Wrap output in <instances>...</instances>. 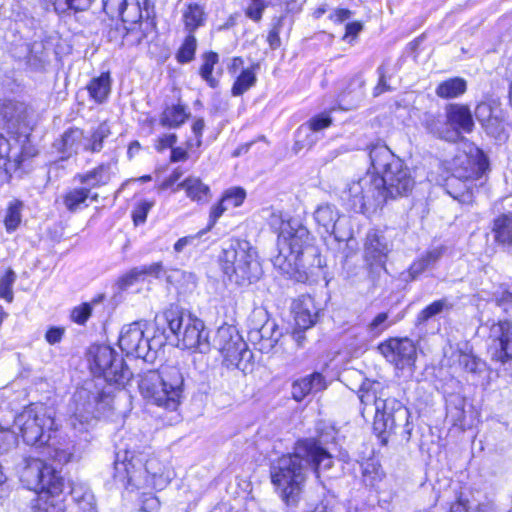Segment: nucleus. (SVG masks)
I'll return each mask as SVG.
<instances>
[{
    "mask_svg": "<svg viewBox=\"0 0 512 512\" xmlns=\"http://www.w3.org/2000/svg\"><path fill=\"white\" fill-rule=\"evenodd\" d=\"M308 465L317 478L333 466L332 455L313 439L298 442L292 454L282 456L272 467L271 482L286 504L298 502L307 480Z\"/></svg>",
    "mask_w": 512,
    "mask_h": 512,
    "instance_id": "f257e3e1",
    "label": "nucleus"
},
{
    "mask_svg": "<svg viewBox=\"0 0 512 512\" xmlns=\"http://www.w3.org/2000/svg\"><path fill=\"white\" fill-rule=\"evenodd\" d=\"M280 221L278 235V253L272 259L275 268L297 282L308 280L304 256H314L312 237L308 229L297 220H283L281 214H272L271 224Z\"/></svg>",
    "mask_w": 512,
    "mask_h": 512,
    "instance_id": "f03ea898",
    "label": "nucleus"
},
{
    "mask_svg": "<svg viewBox=\"0 0 512 512\" xmlns=\"http://www.w3.org/2000/svg\"><path fill=\"white\" fill-rule=\"evenodd\" d=\"M116 477L131 490L162 491L172 480L170 469L157 457L142 454L116 463Z\"/></svg>",
    "mask_w": 512,
    "mask_h": 512,
    "instance_id": "7ed1b4c3",
    "label": "nucleus"
},
{
    "mask_svg": "<svg viewBox=\"0 0 512 512\" xmlns=\"http://www.w3.org/2000/svg\"><path fill=\"white\" fill-rule=\"evenodd\" d=\"M183 385L180 369L166 365L144 373L139 381V390L152 404L173 411L181 402Z\"/></svg>",
    "mask_w": 512,
    "mask_h": 512,
    "instance_id": "20e7f679",
    "label": "nucleus"
},
{
    "mask_svg": "<svg viewBox=\"0 0 512 512\" xmlns=\"http://www.w3.org/2000/svg\"><path fill=\"white\" fill-rule=\"evenodd\" d=\"M112 397L104 392L92 391L91 383L78 388L69 404L67 425L76 435L88 434L99 418L112 409Z\"/></svg>",
    "mask_w": 512,
    "mask_h": 512,
    "instance_id": "39448f33",
    "label": "nucleus"
},
{
    "mask_svg": "<svg viewBox=\"0 0 512 512\" xmlns=\"http://www.w3.org/2000/svg\"><path fill=\"white\" fill-rule=\"evenodd\" d=\"M371 165L383 183L387 201L406 196L414 187V179L401 159L386 146L370 151Z\"/></svg>",
    "mask_w": 512,
    "mask_h": 512,
    "instance_id": "423d86ee",
    "label": "nucleus"
},
{
    "mask_svg": "<svg viewBox=\"0 0 512 512\" xmlns=\"http://www.w3.org/2000/svg\"><path fill=\"white\" fill-rule=\"evenodd\" d=\"M359 399L363 405L362 414L374 406V430L379 434L390 433L398 426L409 424L410 412L395 398L383 399L373 388L361 389Z\"/></svg>",
    "mask_w": 512,
    "mask_h": 512,
    "instance_id": "0eeeda50",
    "label": "nucleus"
},
{
    "mask_svg": "<svg viewBox=\"0 0 512 512\" xmlns=\"http://www.w3.org/2000/svg\"><path fill=\"white\" fill-rule=\"evenodd\" d=\"M165 318L169 330L177 339L178 347L200 353L210 351L211 342L201 319L178 309L167 310Z\"/></svg>",
    "mask_w": 512,
    "mask_h": 512,
    "instance_id": "6e6552de",
    "label": "nucleus"
},
{
    "mask_svg": "<svg viewBox=\"0 0 512 512\" xmlns=\"http://www.w3.org/2000/svg\"><path fill=\"white\" fill-rule=\"evenodd\" d=\"M14 426L29 445H45L58 427L52 411L43 404H30L15 416Z\"/></svg>",
    "mask_w": 512,
    "mask_h": 512,
    "instance_id": "1a4fd4ad",
    "label": "nucleus"
},
{
    "mask_svg": "<svg viewBox=\"0 0 512 512\" xmlns=\"http://www.w3.org/2000/svg\"><path fill=\"white\" fill-rule=\"evenodd\" d=\"M343 199L351 210L358 213H373L387 202L379 174L367 172L350 182L343 192Z\"/></svg>",
    "mask_w": 512,
    "mask_h": 512,
    "instance_id": "9d476101",
    "label": "nucleus"
},
{
    "mask_svg": "<svg viewBox=\"0 0 512 512\" xmlns=\"http://www.w3.org/2000/svg\"><path fill=\"white\" fill-rule=\"evenodd\" d=\"M211 348L220 353L222 364L227 369L244 373L251 370L253 354L236 327L227 324L220 326L213 336Z\"/></svg>",
    "mask_w": 512,
    "mask_h": 512,
    "instance_id": "9b49d317",
    "label": "nucleus"
},
{
    "mask_svg": "<svg viewBox=\"0 0 512 512\" xmlns=\"http://www.w3.org/2000/svg\"><path fill=\"white\" fill-rule=\"evenodd\" d=\"M224 273L235 281H252L257 278L259 264L247 242L231 244L223 249L220 258Z\"/></svg>",
    "mask_w": 512,
    "mask_h": 512,
    "instance_id": "f8f14e48",
    "label": "nucleus"
},
{
    "mask_svg": "<svg viewBox=\"0 0 512 512\" xmlns=\"http://www.w3.org/2000/svg\"><path fill=\"white\" fill-rule=\"evenodd\" d=\"M22 482L40 494L57 496L62 493L64 479L55 468L41 459L29 458L21 472Z\"/></svg>",
    "mask_w": 512,
    "mask_h": 512,
    "instance_id": "ddd939ff",
    "label": "nucleus"
},
{
    "mask_svg": "<svg viewBox=\"0 0 512 512\" xmlns=\"http://www.w3.org/2000/svg\"><path fill=\"white\" fill-rule=\"evenodd\" d=\"M452 177L468 182L480 178L489 170V159L476 145L463 142L462 148L448 162Z\"/></svg>",
    "mask_w": 512,
    "mask_h": 512,
    "instance_id": "4468645a",
    "label": "nucleus"
},
{
    "mask_svg": "<svg viewBox=\"0 0 512 512\" xmlns=\"http://www.w3.org/2000/svg\"><path fill=\"white\" fill-rule=\"evenodd\" d=\"M91 370L95 375L103 376L109 383L125 385L132 377V372L123 360L116 357L115 351L109 346H96L90 350Z\"/></svg>",
    "mask_w": 512,
    "mask_h": 512,
    "instance_id": "2eb2a0df",
    "label": "nucleus"
},
{
    "mask_svg": "<svg viewBox=\"0 0 512 512\" xmlns=\"http://www.w3.org/2000/svg\"><path fill=\"white\" fill-rule=\"evenodd\" d=\"M385 359L398 369L414 365L417 357V348L414 342L407 338H389L378 347Z\"/></svg>",
    "mask_w": 512,
    "mask_h": 512,
    "instance_id": "dca6fc26",
    "label": "nucleus"
},
{
    "mask_svg": "<svg viewBox=\"0 0 512 512\" xmlns=\"http://www.w3.org/2000/svg\"><path fill=\"white\" fill-rule=\"evenodd\" d=\"M490 352L493 360L505 363L512 359V323L499 321L490 327Z\"/></svg>",
    "mask_w": 512,
    "mask_h": 512,
    "instance_id": "f3484780",
    "label": "nucleus"
},
{
    "mask_svg": "<svg viewBox=\"0 0 512 512\" xmlns=\"http://www.w3.org/2000/svg\"><path fill=\"white\" fill-rule=\"evenodd\" d=\"M119 347L127 355L145 359L149 352V341L144 336L143 324L134 322L122 328Z\"/></svg>",
    "mask_w": 512,
    "mask_h": 512,
    "instance_id": "a211bd4d",
    "label": "nucleus"
},
{
    "mask_svg": "<svg viewBox=\"0 0 512 512\" xmlns=\"http://www.w3.org/2000/svg\"><path fill=\"white\" fill-rule=\"evenodd\" d=\"M105 136L100 130H68L63 134L58 149L66 152L72 149L77 141V148L81 146L84 150L99 151Z\"/></svg>",
    "mask_w": 512,
    "mask_h": 512,
    "instance_id": "6ab92c4d",
    "label": "nucleus"
},
{
    "mask_svg": "<svg viewBox=\"0 0 512 512\" xmlns=\"http://www.w3.org/2000/svg\"><path fill=\"white\" fill-rule=\"evenodd\" d=\"M103 9L111 17H121L123 22L137 23L147 9V0H103Z\"/></svg>",
    "mask_w": 512,
    "mask_h": 512,
    "instance_id": "aec40b11",
    "label": "nucleus"
},
{
    "mask_svg": "<svg viewBox=\"0 0 512 512\" xmlns=\"http://www.w3.org/2000/svg\"><path fill=\"white\" fill-rule=\"evenodd\" d=\"M391 249L392 245L381 232L372 230L367 233L364 244V257L371 265L383 264Z\"/></svg>",
    "mask_w": 512,
    "mask_h": 512,
    "instance_id": "412c9836",
    "label": "nucleus"
},
{
    "mask_svg": "<svg viewBox=\"0 0 512 512\" xmlns=\"http://www.w3.org/2000/svg\"><path fill=\"white\" fill-rule=\"evenodd\" d=\"M292 313L295 325L300 330H307L316 323L318 309L311 296L303 295L293 301Z\"/></svg>",
    "mask_w": 512,
    "mask_h": 512,
    "instance_id": "4be33fe9",
    "label": "nucleus"
},
{
    "mask_svg": "<svg viewBox=\"0 0 512 512\" xmlns=\"http://www.w3.org/2000/svg\"><path fill=\"white\" fill-rule=\"evenodd\" d=\"M327 383L320 373H313L296 380L292 384V397L300 402L310 393H316L326 389Z\"/></svg>",
    "mask_w": 512,
    "mask_h": 512,
    "instance_id": "5701e85b",
    "label": "nucleus"
},
{
    "mask_svg": "<svg viewBox=\"0 0 512 512\" xmlns=\"http://www.w3.org/2000/svg\"><path fill=\"white\" fill-rule=\"evenodd\" d=\"M446 124L451 128H472L474 116L470 107L462 103H450L445 106Z\"/></svg>",
    "mask_w": 512,
    "mask_h": 512,
    "instance_id": "b1692460",
    "label": "nucleus"
},
{
    "mask_svg": "<svg viewBox=\"0 0 512 512\" xmlns=\"http://www.w3.org/2000/svg\"><path fill=\"white\" fill-rule=\"evenodd\" d=\"M182 189L186 196L198 204H206L211 199V189L199 177L189 176L180 182L175 191Z\"/></svg>",
    "mask_w": 512,
    "mask_h": 512,
    "instance_id": "393cba45",
    "label": "nucleus"
},
{
    "mask_svg": "<svg viewBox=\"0 0 512 512\" xmlns=\"http://www.w3.org/2000/svg\"><path fill=\"white\" fill-rule=\"evenodd\" d=\"M467 91V81L462 77H452L441 81L435 88V94L441 99H455Z\"/></svg>",
    "mask_w": 512,
    "mask_h": 512,
    "instance_id": "a878e982",
    "label": "nucleus"
},
{
    "mask_svg": "<svg viewBox=\"0 0 512 512\" xmlns=\"http://www.w3.org/2000/svg\"><path fill=\"white\" fill-rule=\"evenodd\" d=\"M0 114L7 123L19 126L25 125L28 110L24 103L8 100L0 106Z\"/></svg>",
    "mask_w": 512,
    "mask_h": 512,
    "instance_id": "bb28decb",
    "label": "nucleus"
},
{
    "mask_svg": "<svg viewBox=\"0 0 512 512\" xmlns=\"http://www.w3.org/2000/svg\"><path fill=\"white\" fill-rule=\"evenodd\" d=\"M112 172L109 165H99L92 171L84 174H78L76 179L81 183L88 186V188L100 187L110 182Z\"/></svg>",
    "mask_w": 512,
    "mask_h": 512,
    "instance_id": "cd10ccee",
    "label": "nucleus"
},
{
    "mask_svg": "<svg viewBox=\"0 0 512 512\" xmlns=\"http://www.w3.org/2000/svg\"><path fill=\"white\" fill-rule=\"evenodd\" d=\"M87 90L91 99L96 103L105 102L111 91L110 74L102 73L100 76L91 79L87 85Z\"/></svg>",
    "mask_w": 512,
    "mask_h": 512,
    "instance_id": "c85d7f7f",
    "label": "nucleus"
},
{
    "mask_svg": "<svg viewBox=\"0 0 512 512\" xmlns=\"http://www.w3.org/2000/svg\"><path fill=\"white\" fill-rule=\"evenodd\" d=\"M499 114L500 109L497 106L488 102H480L475 108L474 116L481 126L491 128L500 125Z\"/></svg>",
    "mask_w": 512,
    "mask_h": 512,
    "instance_id": "c756f323",
    "label": "nucleus"
},
{
    "mask_svg": "<svg viewBox=\"0 0 512 512\" xmlns=\"http://www.w3.org/2000/svg\"><path fill=\"white\" fill-rule=\"evenodd\" d=\"M182 18L185 29L189 33H194V31L202 26L205 22L204 8L197 3H190L183 11Z\"/></svg>",
    "mask_w": 512,
    "mask_h": 512,
    "instance_id": "7c9ffc66",
    "label": "nucleus"
},
{
    "mask_svg": "<svg viewBox=\"0 0 512 512\" xmlns=\"http://www.w3.org/2000/svg\"><path fill=\"white\" fill-rule=\"evenodd\" d=\"M495 240L501 244H512V214H503L494 220L492 229Z\"/></svg>",
    "mask_w": 512,
    "mask_h": 512,
    "instance_id": "2f4dec72",
    "label": "nucleus"
},
{
    "mask_svg": "<svg viewBox=\"0 0 512 512\" xmlns=\"http://www.w3.org/2000/svg\"><path fill=\"white\" fill-rule=\"evenodd\" d=\"M338 218V210L333 205H320L314 212V219L325 229L326 232H334L335 224Z\"/></svg>",
    "mask_w": 512,
    "mask_h": 512,
    "instance_id": "473e14b6",
    "label": "nucleus"
},
{
    "mask_svg": "<svg viewBox=\"0 0 512 512\" xmlns=\"http://www.w3.org/2000/svg\"><path fill=\"white\" fill-rule=\"evenodd\" d=\"M384 478L385 472L378 461L368 459L362 463V479L367 486L377 487Z\"/></svg>",
    "mask_w": 512,
    "mask_h": 512,
    "instance_id": "72a5a7b5",
    "label": "nucleus"
},
{
    "mask_svg": "<svg viewBox=\"0 0 512 512\" xmlns=\"http://www.w3.org/2000/svg\"><path fill=\"white\" fill-rule=\"evenodd\" d=\"M22 207L23 204L19 200L9 202L3 216V224L7 232H13L19 227L22 219Z\"/></svg>",
    "mask_w": 512,
    "mask_h": 512,
    "instance_id": "f704fd0d",
    "label": "nucleus"
},
{
    "mask_svg": "<svg viewBox=\"0 0 512 512\" xmlns=\"http://www.w3.org/2000/svg\"><path fill=\"white\" fill-rule=\"evenodd\" d=\"M442 256V249L435 248L428 251L423 257L412 263L409 268V274L414 279L423 273L429 266L437 262Z\"/></svg>",
    "mask_w": 512,
    "mask_h": 512,
    "instance_id": "c9c22d12",
    "label": "nucleus"
},
{
    "mask_svg": "<svg viewBox=\"0 0 512 512\" xmlns=\"http://www.w3.org/2000/svg\"><path fill=\"white\" fill-rule=\"evenodd\" d=\"M32 512H63V503L55 496L39 494L32 503Z\"/></svg>",
    "mask_w": 512,
    "mask_h": 512,
    "instance_id": "e433bc0d",
    "label": "nucleus"
},
{
    "mask_svg": "<svg viewBox=\"0 0 512 512\" xmlns=\"http://www.w3.org/2000/svg\"><path fill=\"white\" fill-rule=\"evenodd\" d=\"M90 196V189L88 187L74 188L68 191L64 197L63 202L65 207L71 211H76Z\"/></svg>",
    "mask_w": 512,
    "mask_h": 512,
    "instance_id": "4c0bfd02",
    "label": "nucleus"
},
{
    "mask_svg": "<svg viewBox=\"0 0 512 512\" xmlns=\"http://www.w3.org/2000/svg\"><path fill=\"white\" fill-rule=\"evenodd\" d=\"M189 114L186 109L181 105H173L164 110L161 122L165 126H180L185 123Z\"/></svg>",
    "mask_w": 512,
    "mask_h": 512,
    "instance_id": "58836bf2",
    "label": "nucleus"
},
{
    "mask_svg": "<svg viewBox=\"0 0 512 512\" xmlns=\"http://www.w3.org/2000/svg\"><path fill=\"white\" fill-rule=\"evenodd\" d=\"M452 308V304L448 302L447 299H440L434 301L423 310H421L417 316V322L422 324L428 321L430 318L440 314L443 311L450 310Z\"/></svg>",
    "mask_w": 512,
    "mask_h": 512,
    "instance_id": "ea45409f",
    "label": "nucleus"
},
{
    "mask_svg": "<svg viewBox=\"0 0 512 512\" xmlns=\"http://www.w3.org/2000/svg\"><path fill=\"white\" fill-rule=\"evenodd\" d=\"M256 83V75L252 69H246L237 77L233 87L232 94L240 96Z\"/></svg>",
    "mask_w": 512,
    "mask_h": 512,
    "instance_id": "a19ab883",
    "label": "nucleus"
},
{
    "mask_svg": "<svg viewBox=\"0 0 512 512\" xmlns=\"http://www.w3.org/2000/svg\"><path fill=\"white\" fill-rule=\"evenodd\" d=\"M218 62V55L214 52H208L203 55V64L200 68L201 77L211 86L215 87L217 81L212 77L214 65Z\"/></svg>",
    "mask_w": 512,
    "mask_h": 512,
    "instance_id": "79ce46f5",
    "label": "nucleus"
},
{
    "mask_svg": "<svg viewBox=\"0 0 512 512\" xmlns=\"http://www.w3.org/2000/svg\"><path fill=\"white\" fill-rule=\"evenodd\" d=\"M197 47V41L193 33H189L180 47L177 59L181 63L190 62L194 58Z\"/></svg>",
    "mask_w": 512,
    "mask_h": 512,
    "instance_id": "37998d69",
    "label": "nucleus"
},
{
    "mask_svg": "<svg viewBox=\"0 0 512 512\" xmlns=\"http://www.w3.org/2000/svg\"><path fill=\"white\" fill-rule=\"evenodd\" d=\"M247 196L246 190L240 186H234L226 189L222 194V200L232 207H240Z\"/></svg>",
    "mask_w": 512,
    "mask_h": 512,
    "instance_id": "c03bdc74",
    "label": "nucleus"
},
{
    "mask_svg": "<svg viewBox=\"0 0 512 512\" xmlns=\"http://www.w3.org/2000/svg\"><path fill=\"white\" fill-rule=\"evenodd\" d=\"M16 275L13 270L9 269L0 278V298L5 299L8 302L13 300L12 286L15 282Z\"/></svg>",
    "mask_w": 512,
    "mask_h": 512,
    "instance_id": "a18cd8bd",
    "label": "nucleus"
},
{
    "mask_svg": "<svg viewBox=\"0 0 512 512\" xmlns=\"http://www.w3.org/2000/svg\"><path fill=\"white\" fill-rule=\"evenodd\" d=\"M317 131L318 130H298L294 145L295 152L310 148L316 140Z\"/></svg>",
    "mask_w": 512,
    "mask_h": 512,
    "instance_id": "49530a36",
    "label": "nucleus"
},
{
    "mask_svg": "<svg viewBox=\"0 0 512 512\" xmlns=\"http://www.w3.org/2000/svg\"><path fill=\"white\" fill-rule=\"evenodd\" d=\"M205 234L206 230L202 229L193 235H188L179 238L173 245L174 252L181 253L189 246L196 247L199 244V240L201 239V237Z\"/></svg>",
    "mask_w": 512,
    "mask_h": 512,
    "instance_id": "de8ad7c7",
    "label": "nucleus"
},
{
    "mask_svg": "<svg viewBox=\"0 0 512 512\" xmlns=\"http://www.w3.org/2000/svg\"><path fill=\"white\" fill-rule=\"evenodd\" d=\"M17 445V435L9 428L0 425V453H4Z\"/></svg>",
    "mask_w": 512,
    "mask_h": 512,
    "instance_id": "09e8293b",
    "label": "nucleus"
},
{
    "mask_svg": "<svg viewBox=\"0 0 512 512\" xmlns=\"http://www.w3.org/2000/svg\"><path fill=\"white\" fill-rule=\"evenodd\" d=\"M139 502L140 510L143 512H157L161 506L159 498L152 493L143 492Z\"/></svg>",
    "mask_w": 512,
    "mask_h": 512,
    "instance_id": "8fccbe9b",
    "label": "nucleus"
},
{
    "mask_svg": "<svg viewBox=\"0 0 512 512\" xmlns=\"http://www.w3.org/2000/svg\"><path fill=\"white\" fill-rule=\"evenodd\" d=\"M91 314L92 304L83 303L73 308V310L71 311V319L73 322L83 325L87 322Z\"/></svg>",
    "mask_w": 512,
    "mask_h": 512,
    "instance_id": "3c124183",
    "label": "nucleus"
},
{
    "mask_svg": "<svg viewBox=\"0 0 512 512\" xmlns=\"http://www.w3.org/2000/svg\"><path fill=\"white\" fill-rule=\"evenodd\" d=\"M249 4L245 9V14L251 20L258 22L262 18L263 11L266 8L264 0H249Z\"/></svg>",
    "mask_w": 512,
    "mask_h": 512,
    "instance_id": "603ef678",
    "label": "nucleus"
},
{
    "mask_svg": "<svg viewBox=\"0 0 512 512\" xmlns=\"http://www.w3.org/2000/svg\"><path fill=\"white\" fill-rule=\"evenodd\" d=\"M139 280H142L139 270L137 267H134L120 276L116 284L120 290H125L137 283Z\"/></svg>",
    "mask_w": 512,
    "mask_h": 512,
    "instance_id": "864d4df0",
    "label": "nucleus"
},
{
    "mask_svg": "<svg viewBox=\"0 0 512 512\" xmlns=\"http://www.w3.org/2000/svg\"><path fill=\"white\" fill-rule=\"evenodd\" d=\"M226 202L220 199V201L214 205L211 206L210 212H209V220L208 225L204 229L206 230V233L209 232L216 224L218 219L224 214V212L227 210V206L225 205Z\"/></svg>",
    "mask_w": 512,
    "mask_h": 512,
    "instance_id": "5fc2aeb1",
    "label": "nucleus"
},
{
    "mask_svg": "<svg viewBox=\"0 0 512 512\" xmlns=\"http://www.w3.org/2000/svg\"><path fill=\"white\" fill-rule=\"evenodd\" d=\"M141 276V279L146 277L158 278L163 272V265L161 262H155L149 265H142L137 267Z\"/></svg>",
    "mask_w": 512,
    "mask_h": 512,
    "instance_id": "6e6d98bb",
    "label": "nucleus"
},
{
    "mask_svg": "<svg viewBox=\"0 0 512 512\" xmlns=\"http://www.w3.org/2000/svg\"><path fill=\"white\" fill-rule=\"evenodd\" d=\"M154 203L149 201H142L138 204L135 211L133 212V219L134 222L137 223H144L146 220V217L148 215V212L153 207Z\"/></svg>",
    "mask_w": 512,
    "mask_h": 512,
    "instance_id": "4d7b16f0",
    "label": "nucleus"
},
{
    "mask_svg": "<svg viewBox=\"0 0 512 512\" xmlns=\"http://www.w3.org/2000/svg\"><path fill=\"white\" fill-rule=\"evenodd\" d=\"M333 124L332 118L330 116V113L323 112L319 115H316L312 117L309 120V128H326Z\"/></svg>",
    "mask_w": 512,
    "mask_h": 512,
    "instance_id": "13d9d810",
    "label": "nucleus"
},
{
    "mask_svg": "<svg viewBox=\"0 0 512 512\" xmlns=\"http://www.w3.org/2000/svg\"><path fill=\"white\" fill-rule=\"evenodd\" d=\"M435 132L438 138L448 142L457 143L461 141V144L465 142L460 135V130H435Z\"/></svg>",
    "mask_w": 512,
    "mask_h": 512,
    "instance_id": "bf43d9fd",
    "label": "nucleus"
},
{
    "mask_svg": "<svg viewBox=\"0 0 512 512\" xmlns=\"http://www.w3.org/2000/svg\"><path fill=\"white\" fill-rule=\"evenodd\" d=\"M387 319V313H379L369 324V330L373 333L382 332L386 328L385 322L387 321Z\"/></svg>",
    "mask_w": 512,
    "mask_h": 512,
    "instance_id": "052dcab7",
    "label": "nucleus"
},
{
    "mask_svg": "<svg viewBox=\"0 0 512 512\" xmlns=\"http://www.w3.org/2000/svg\"><path fill=\"white\" fill-rule=\"evenodd\" d=\"M63 334V328L52 327L46 332L45 339L49 344H56L61 341Z\"/></svg>",
    "mask_w": 512,
    "mask_h": 512,
    "instance_id": "680f3d73",
    "label": "nucleus"
},
{
    "mask_svg": "<svg viewBox=\"0 0 512 512\" xmlns=\"http://www.w3.org/2000/svg\"><path fill=\"white\" fill-rule=\"evenodd\" d=\"M14 148H16L15 144H11L9 139L0 134V157L10 158Z\"/></svg>",
    "mask_w": 512,
    "mask_h": 512,
    "instance_id": "e2e57ef3",
    "label": "nucleus"
},
{
    "mask_svg": "<svg viewBox=\"0 0 512 512\" xmlns=\"http://www.w3.org/2000/svg\"><path fill=\"white\" fill-rule=\"evenodd\" d=\"M182 173L179 170H174L159 186L160 190H166L174 185L181 177Z\"/></svg>",
    "mask_w": 512,
    "mask_h": 512,
    "instance_id": "0e129e2a",
    "label": "nucleus"
},
{
    "mask_svg": "<svg viewBox=\"0 0 512 512\" xmlns=\"http://www.w3.org/2000/svg\"><path fill=\"white\" fill-rule=\"evenodd\" d=\"M362 30V24L359 22H352L346 25V32L344 39L355 38L358 33Z\"/></svg>",
    "mask_w": 512,
    "mask_h": 512,
    "instance_id": "69168bd1",
    "label": "nucleus"
},
{
    "mask_svg": "<svg viewBox=\"0 0 512 512\" xmlns=\"http://www.w3.org/2000/svg\"><path fill=\"white\" fill-rule=\"evenodd\" d=\"M201 144V130H191V136L187 140V148L193 149Z\"/></svg>",
    "mask_w": 512,
    "mask_h": 512,
    "instance_id": "338daca9",
    "label": "nucleus"
},
{
    "mask_svg": "<svg viewBox=\"0 0 512 512\" xmlns=\"http://www.w3.org/2000/svg\"><path fill=\"white\" fill-rule=\"evenodd\" d=\"M175 142H176V136L174 134H169V135H166L165 137L160 138L158 140L156 148L159 151H161L168 147H172Z\"/></svg>",
    "mask_w": 512,
    "mask_h": 512,
    "instance_id": "774afa93",
    "label": "nucleus"
}]
</instances>
